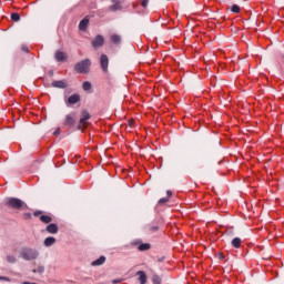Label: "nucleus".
Returning a JSON list of instances; mask_svg holds the SVG:
<instances>
[{
    "label": "nucleus",
    "mask_w": 284,
    "mask_h": 284,
    "mask_svg": "<svg viewBox=\"0 0 284 284\" xmlns=\"http://www.w3.org/2000/svg\"><path fill=\"white\" fill-rule=\"evenodd\" d=\"M136 275L139 276L140 284L148 283V275L145 274V272L139 271Z\"/></svg>",
    "instance_id": "11"
},
{
    "label": "nucleus",
    "mask_w": 284,
    "mask_h": 284,
    "mask_svg": "<svg viewBox=\"0 0 284 284\" xmlns=\"http://www.w3.org/2000/svg\"><path fill=\"white\" fill-rule=\"evenodd\" d=\"M0 281H7V283H10V277L0 276Z\"/></svg>",
    "instance_id": "30"
},
{
    "label": "nucleus",
    "mask_w": 284,
    "mask_h": 284,
    "mask_svg": "<svg viewBox=\"0 0 284 284\" xmlns=\"http://www.w3.org/2000/svg\"><path fill=\"white\" fill-rule=\"evenodd\" d=\"M109 63H110V61L108 60V55L102 54L100 58V65H101L103 72H108Z\"/></svg>",
    "instance_id": "7"
},
{
    "label": "nucleus",
    "mask_w": 284,
    "mask_h": 284,
    "mask_svg": "<svg viewBox=\"0 0 284 284\" xmlns=\"http://www.w3.org/2000/svg\"><path fill=\"white\" fill-rule=\"evenodd\" d=\"M54 59L55 61H58V63H63L68 61V53L63 51H57L54 54Z\"/></svg>",
    "instance_id": "5"
},
{
    "label": "nucleus",
    "mask_w": 284,
    "mask_h": 284,
    "mask_svg": "<svg viewBox=\"0 0 284 284\" xmlns=\"http://www.w3.org/2000/svg\"><path fill=\"white\" fill-rule=\"evenodd\" d=\"M34 214V216H39V212H36V213H33Z\"/></svg>",
    "instance_id": "37"
},
{
    "label": "nucleus",
    "mask_w": 284,
    "mask_h": 284,
    "mask_svg": "<svg viewBox=\"0 0 284 284\" xmlns=\"http://www.w3.org/2000/svg\"><path fill=\"white\" fill-rule=\"evenodd\" d=\"M111 2L113 3V4L110 7V10H112V12H116V10H121L120 0H111Z\"/></svg>",
    "instance_id": "13"
},
{
    "label": "nucleus",
    "mask_w": 284,
    "mask_h": 284,
    "mask_svg": "<svg viewBox=\"0 0 284 284\" xmlns=\"http://www.w3.org/2000/svg\"><path fill=\"white\" fill-rule=\"evenodd\" d=\"M23 52H29L28 47H22Z\"/></svg>",
    "instance_id": "34"
},
{
    "label": "nucleus",
    "mask_w": 284,
    "mask_h": 284,
    "mask_svg": "<svg viewBox=\"0 0 284 284\" xmlns=\"http://www.w3.org/2000/svg\"><path fill=\"white\" fill-rule=\"evenodd\" d=\"M241 243H243V241L240 237H234L231 241V245L232 247H235V250H239L241 247Z\"/></svg>",
    "instance_id": "14"
},
{
    "label": "nucleus",
    "mask_w": 284,
    "mask_h": 284,
    "mask_svg": "<svg viewBox=\"0 0 284 284\" xmlns=\"http://www.w3.org/2000/svg\"><path fill=\"white\" fill-rule=\"evenodd\" d=\"M57 243V239L49 236L44 240V246L45 247H52V245Z\"/></svg>",
    "instance_id": "15"
},
{
    "label": "nucleus",
    "mask_w": 284,
    "mask_h": 284,
    "mask_svg": "<svg viewBox=\"0 0 284 284\" xmlns=\"http://www.w3.org/2000/svg\"><path fill=\"white\" fill-rule=\"evenodd\" d=\"M152 283H153V284H161V276H159V275H153V276H152Z\"/></svg>",
    "instance_id": "24"
},
{
    "label": "nucleus",
    "mask_w": 284,
    "mask_h": 284,
    "mask_svg": "<svg viewBox=\"0 0 284 284\" xmlns=\"http://www.w3.org/2000/svg\"><path fill=\"white\" fill-rule=\"evenodd\" d=\"M111 41H112V43H121V37L113 34V36H111Z\"/></svg>",
    "instance_id": "23"
},
{
    "label": "nucleus",
    "mask_w": 284,
    "mask_h": 284,
    "mask_svg": "<svg viewBox=\"0 0 284 284\" xmlns=\"http://www.w3.org/2000/svg\"><path fill=\"white\" fill-rule=\"evenodd\" d=\"M113 283H119V281L115 280V281H113Z\"/></svg>",
    "instance_id": "38"
},
{
    "label": "nucleus",
    "mask_w": 284,
    "mask_h": 284,
    "mask_svg": "<svg viewBox=\"0 0 284 284\" xmlns=\"http://www.w3.org/2000/svg\"><path fill=\"white\" fill-rule=\"evenodd\" d=\"M90 23V20H88V19H83L81 22H80V24H79V29L80 30H85L87 28H88V24Z\"/></svg>",
    "instance_id": "18"
},
{
    "label": "nucleus",
    "mask_w": 284,
    "mask_h": 284,
    "mask_svg": "<svg viewBox=\"0 0 284 284\" xmlns=\"http://www.w3.org/2000/svg\"><path fill=\"white\" fill-rule=\"evenodd\" d=\"M11 19H12V21H20L21 20V16H19V13H12L11 14Z\"/></svg>",
    "instance_id": "26"
},
{
    "label": "nucleus",
    "mask_w": 284,
    "mask_h": 284,
    "mask_svg": "<svg viewBox=\"0 0 284 284\" xmlns=\"http://www.w3.org/2000/svg\"><path fill=\"white\" fill-rule=\"evenodd\" d=\"M52 88H59L60 90H63L68 88V83L65 80H57L51 83Z\"/></svg>",
    "instance_id": "8"
},
{
    "label": "nucleus",
    "mask_w": 284,
    "mask_h": 284,
    "mask_svg": "<svg viewBox=\"0 0 284 284\" xmlns=\"http://www.w3.org/2000/svg\"><path fill=\"white\" fill-rule=\"evenodd\" d=\"M231 12H234V14H239V12H241V7H239L237 4H233L231 7Z\"/></svg>",
    "instance_id": "22"
},
{
    "label": "nucleus",
    "mask_w": 284,
    "mask_h": 284,
    "mask_svg": "<svg viewBox=\"0 0 284 284\" xmlns=\"http://www.w3.org/2000/svg\"><path fill=\"white\" fill-rule=\"evenodd\" d=\"M105 43V40L103 39V36H98L93 41H92V47L93 48H101Z\"/></svg>",
    "instance_id": "9"
},
{
    "label": "nucleus",
    "mask_w": 284,
    "mask_h": 284,
    "mask_svg": "<svg viewBox=\"0 0 284 284\" xmlns=\"http://www.w3.org/2000/svg\"><path fill=\"white\" fill-rule=\"evenodd\" d=\"M149 3H150V0H143L142 1V8H148Z\"/></svg>",
    "instance_id": "28"
},
{
    "label": "nucleus",
    "mask_w": 284,
    "mask_h": 284,
    "mask_svg": "<svg viewBox=\"0 0 284 284\" xmlns=\"http://www.w3.org/2000/svg\"><path fill=\"white\" fill-rule=\"evenodd\" d=\"M40 221L42 223H52V217H50V215H41Z\"/></svg>",
    "instance_id": "19"
},
{
    "label": "nucleus",
    "mask_w": 284,
    "mask_h": 284,
    "mask_svg": "<svg viewBox=\"0 0 284 284\" xmlns=\"http://www.w3.org/2000/svg\"><path fill=\"white\" fill-rule=\"evenodd\" d=\"M82 90H84V92H90V90H92V83H90V81L83 82Z\"/></svg>",
    "instance_id": "17"
},
{
    "label": "nucleus",
    "mask_w": 284,
    "mask_h": 284,
    "mask_svg": "<svg viewBox=\"0 0 284 284\" xmlns=\"http://www.w3.org/2000/svg\"><path fill=\"white\" fill-rule=\"evenodd\" d=\"M7 262L8 263H17V257L14 255H8L7 256Z\"/></svg>",
    "instance_id": "25"
},
{
    "label": "nucleus",
    "mask_w": 284,
    "mask_h": 284,
    "mask_svg": "<svg viewBox=\"0 0 284 284\" xmlns=\"http://www.w3.org/2000/svg\"><path fill=\"white\" fill-rule=\"evenodd\" d=\"M77 123V113H70L65 116L64 125H74Z\"/></svg>",
    "instance_id": "6"
},
{
    "label": "nucleus",
    "mask_w": 284,
    "mask_h": 284,
    "mask_svg": "<svg viewBox=\"0 0 284 284\" xmlns=\"http://www.w3.org/2000/svg\"><path fill=\"white\" fill-rule=\"evenodd\" d=\"M103 263H105V256H100L98 260L93 261L91 265L97 267L99 265H103Z\"/></svg>",
    "instance_id": "16"
},
{
    "label": "nucleus",
    "mask_w": 284,
    "mask_h": 284,
    "mask_svg": "<svg viewBox=\"0 0 284 284\" xmlns=\"http://www.w3.org/2000/svg\"><path fill=\"white\" fill-rule=\"evenodd\" d=\"M32 272L33 274H43V272H45V267L38 266L37 268H33Z\"/></svg>",
    "instance_id": "21"
},
{
    "label": "nucleus",
    "mask_w": 284,
    "mask_h": 284,
    "mask_svg": "<svg viewBox=\"0 0 284 284\" xmlns=\"http://www.w3.org/2000/svg\"><path fill=\"white\" fill-rule=\"evenodd\" d=\"M138 250H139L140 252H145V251L150 250V244H148V243L140 244L139 247H138Z\"/></svg>",
    "instance_id": "20"
},
{
    "label": "nucleus",
    "mask_w": 284,
    "mask_h": 284,
    "mask_svg": "<svg viewBox=\"0 0 284 284\" xmlns=\"http://www.w3.org/2000/svg\"><path fill=\"white\" fill-rule=\"evenodd\" d=\"M159 231V226H152L151 227V232H158Z\"/></svg>",
    "instance_id": "31"
},
{
    "label": "nucleus",
    "mask_w": 284,
    "mask_h": 284,
    "mask_svg": "<svg viewBox=\"0 0 284 284\" xmlns=\"http://www.w3.org/2000/svg\"><path fill=\"white\" fill-rule=\"evenodd\" d=\"M47 232H49V234H57V232H59V226L54 223L49 224L47 226Z\"/></svg>",
    "instance_id": "12"
},
{
    "label": "nucleus",
    "mask_w": 284,
    "mask_h": 284,
    "mask_svg": "<svg viewBox=\"0 0 284 284\" xmlns=\"http://www.w3.org/2000/svg\"><path fill=\"white\" fill-rule=\"evenodd\" d=\"M82 116L80 118L79 129L83 130V128L88 126V121H90V113L87 110L81 112Z\"/></svg>",
    "instance_id": "4"
},
{
    "label": "nucleus",
    "mask_w": 284,
    "mask_h": 284,
    "mask_svg": "<svg viewBox=\"0 0 284 284\" xmlns=\"http://www.w3.org/2000/svg\"><path fill=\"white\" fill-rule=\"evenodd\" d=\"M60 131L61 129H57L53 134L57 136L58 134H60Z\"/></svg>",
    "instance_id": "32"
},
{
    "label": "nucleus",
    "mask_w": 284,
    "mask_h": 284,
    "mask_svg": "<svg viewBox=\"0 0 284 284\" xmlns=\"http://www.w3.org/2000/svg\"><path fill=\"white\" fill-rule=\"evenodd\" d=\"M168 201H169L168 197H162V199L159 200V203L161 205L163 203H168Z\"/></svg>",
    "instance_id": "29"
},
{
    "label": "nucleus",
    "mask_w": 284,
    "mask_h": 284,
    "mask_svg": "<svg viewBox=\"0 0 284 284\" xmlns=\"http://www.w3.org/2000/svg\"><path fill=\"white\" fill-rule=\"evenodd\" d=\"M90 65H92L90 59H84L74 65V70L78 74H88L90 72Z\"/></svg>",
    "instance_id": "2"
},
{
    "label": "nucleus",
    "mask_w": 284,
    "mask_h": 284,
    "mask_svg": "<svg viewBox=\"0 0 284 284\" xmlns=\"http://www.w3.org/2000/svg\"><path fill=\"white\" fill-rule=\"evenodd\" d=\"M80 101H81V97L79 94L70 95L68 99V103H70V105H74L75 103H79Z\"/></svg>",
    "instance_id": "10"
},
{
    "label": "nucleus",
    "mask_w": 284,
    "mask_h": 284,
    "mask_svg": "<svg viewBox=\"0 0 284 284\" xmlns=\"http://www.w3.org/2000/svg\"><path fill=\"white\" fill-rule=\"evenodd\" d=\"M168 196H172V191L166 192Z\"/></svg>",
    "instance_id": "35"
},
{
    "label": "nucleus",
    "mask_w": 284,
    "mask_h": 284,
    "mask_svg": "<svg viewBox=\"0 0 284 284\" xmlns=\"http://www.w3.org/2000/svg\"><path fill=\"white\" fill-rule=\"evenodd\" d=\"M225 234L227 236H234V229H226Z\"/></svg>",
    "instance_id": "27"
},
{
    "label": "nucleus",
    "mask_w": 284,
    "mask_h": 284,
    "mask_svg": "<svg viewBox=\"0 0 284 284\" xmlns=\"http://www.w3.org/2000/svg\"><path fill=\"white\" fill-rule=\"evenodd\" d=\"M223 258H225L223 254H220V260L223 261Z\"/></svg>",
    "instance_id": "36"
},
{
    "label": "nucleus",
    "mask_w": 284,
    "mask_h": 284,
    "mask_svg": "<svg viewBox=\"0 0 284 284\" xmlns=\"http://www.w3.org/2000/svg\"><path fill=\"white\" fill-rule=\"evenodd\" d=\"M20 256L23 261H37L39 251L37 248L24 247L20 251Z\"/></svg>",
    "instance_id": "1"
},
{
    "label": "nucleus",
    "mask_w": 284,
    "mask_h": 284,
    "mask_svg": "<svg viewBox=\"0 0 284 284\" xmlns=\"http://www.w3.org/2000/svg\"><path fill=\"white\" fill-rule=\"evenodd\" d=\"M9 207H12L13 210H26L28 209V204L23 202L22 200H19L17 197H10L8 200Z\"/></svg>",
    "instance_id": "3"
},
{
    "label": "nucleus",
    "mask_w": 284,
    "mask_h": 284,
    "mask_svg": "<svg viewBox=\"0 0 284 284\" xmlns=\"http://www.w3.org/2000/svg\"><path fill=\"white\" fill-rule=\"evenodd\" d=\"M30 216H32L31 213H26V214H24V219H30Z\"/></svg>",
    "instance_id": "33"
}]
</instances>
